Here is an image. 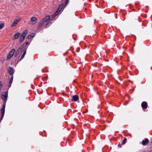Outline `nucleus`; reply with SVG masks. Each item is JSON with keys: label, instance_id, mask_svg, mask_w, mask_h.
Here are the masks:
<instances>
[{"label": "nucleus", "instance_id": "obj_1", "mask_svg": "<svg viewBox=\"0 0 152 152\" xmlns=\"http://www.w3.org/2000/svg\"><path fill=\"white\" fill-rule=\"evenodd\" d=\"M15 49H13L10 52L7 58V60H9L13 56L15 53Z\"/></svg>", "mask_w": 152, "mask_h": 152}, {"label": "nucleus", "instance_id": "obj_2", "mask_svg": "<svg viewBox=\"0 0 152 152\" xmlns=\"http://www.w3.org/2000/svg\"><path fill=\"white\" fill-rule=\"evenodd\" d=\"M8 93V91L2 92L1 96V98L2 100L7 99Z\"/></svg>", "mask_w": 152, "mask_h": 152}, {"label": "nucleus", "instance_id": "obj_3", "mask_svg": "<svg viewBox=\"0 0 152 152\" xmlns=\"http://www.w3.org/2000/svg\"><path fill=\"white\" fill-rule=\"evenodd\" d=\"M60 12L57 9L55 12L54 13L53 15L52 16V18H51V20H56L57 18V16L58 15V13Z\"/></svg>", "mask_w": 152, "mask_h": 152}, {"label": "nucleus", "instance_id": "obj_4", "mask_svg": "<svg viewBox=\"0 0 152 152\" xmlns=\"http://www.w3.org/2000/svg\"><path fill=\"white\" fill-rule=\"evenodd\" d=\"M60 12L57 9L55 12L54 13L53 15L52 16V18H51V20H56L57 18V16L58 15V13Z\"/></svg>", "mask_w": 152, "mask_h": 152}, {"label": "nucleus", "instance_id": "obj_5", "mask_svg": "<svg viewBox=\"0 0 152 152\" xmlns=\"http://www.w3.org/2000/svg\"><path fill=\"white\" fill-rule=\"evenodd\" d=\"M7 70L8 72L10 75L11 76L13 75L15 72V70L13 69L12 67L10 66L7 69Z\"/></svg>", "mask_w": 152, "mask_h": 152}, {"label": "nucleus", "instance_id": "obj_6", "mask_svg": "<svg viewBox=\"0 0 152 152\" xmlns=\"http://www.w3.org/2000/svg\"><path fill=\"white\" fill-rule=\"evenodd\" d=\"M141 106L143 110L145 111L148 107V103L147 102L144 101L141 103Z\"/></svg>", "mask_w": 152, "mask_h": 152}, {"label": "nucleus", "instance_id": "obj_7", "mask_svg": "<svg viewBox=\"0 0 152 152\" xmlns=\"http://www.w3.org/2000/svg\"><path fill=\"white\" fill-rule=\"evenodd\" d=\"M51 18H52V16H51L50 17L49 16V15H47L45 16V17L43 18L42 19V20H43L45 22H47L48 20H49L50 21H52V20H51Z\"/></svg>", "mask_w": 152, "mask_h": 152}, {"label": "nucleus", "instance_id": "obj_8", "mask_svg": "<svg viewBox=\"0 0 152 152\" xmlns=\"http://www.w3.org/2000/svg\"><path fill=\"white\" fill-rule=\"evenodd\" d=\"M20 18H18L15 20L13 22L12 25L11 27H13L15 26L19 22L20 20Z\"/></svg>", "mask_w": 152, "mask_h": 152}, {"label": "nucleus", "instance_id": "obj_9", "mask_svg": "<svg viewBox=\"0 0 152 152\" xmlns=\"http://www.w3.org/2000/svg\"><path fill=\"white\" fill-rule=\"evenodd\" d=\"M149 142V140L148 138H145L142 141V144L143 145H145L148 144Z\"/></svg>", "mask_w": 152, "mask_h": 152}, {"label": "nucleus", "instance_id": "obj_10", "mask_svg": "<svg viewBox=\"0 0 152 152\" xmlns=\"http://www.w3.org/2000/svg\"><path fill=\"white\" fill-rule=\"evenodd\" d=\"M132 21L133 23H136L140 22V21L138 17H134L132 18Z\"/></svg>", "mask_w": 152, "mask_h": 152}, {"label": "nucleus", "instance_id": "obj_11", "mask_svg": "<svg viewBox=\"0 0 152 152\" xmlns=\"http://www.w3.org/2000/svg\"><path fill=\"white\" fill-rule=\"evenodd\" d=\"M5 111L4 110H2L0 109V112L1 113V117L0 118V123L1 122L2 120L3 119V118L4 117V113H5Z\"/></svg>", "mask_w": 152, "mask_h": 152}, {"label": "nucleus", "instance_id": "obj_12", "mask_svg": "<svg viewBox=\"0 0 152 152\" xmlns=\"http://www.w3.org/2000/svg\"><path fill=\"white\" fill-rule=\"evenodd\" d=\"M79 100V96L78 95H76L73 96L72 97V101L76 102Z\"/></svg>", "mask_w": 152, "mask_h": 152}, {"label": "nucleus", "instance_id": "obj_13", "mask_svg": "<svg viewBox=\"0 0 152 152\" xmlns=\"http://www.w3.org/2000/svg\"><path fill=\"white\" fill-rule=\"evenodd\" d=\"M20 34V33L18 32L16 33L14 35L12 39H18L19 37Z\"/></svg>", "mask_w": 152, "mask_h": 152}, {"label": "nucleus", "instance_id": "obj_14", "mask_svg": "<svg viewBox=\"0 0 152 152\" xmlns=\"http://www.w3.org/2000/svg\"><path fill=\"white\" fill-rule=\"evenodd\" d=\"M21 55V54H20L18 56H17V57H15V56L14 57V58H14V62H15V63L16 64H17L19 62V61H18H18H19V58L20 56Z\"/></svg>", "mask_w": 152, "mask_h": 152}, {"label": "nucleus", "instance_id": "obj_15", "mask_svg": "<svg viewBox=\"0 0 152 152\" xmlns=\"http://www.w3.org/2000/svg\"><path fill=\"white\" fill-rule=\"evenodd\" d=\"M31 23L34 24L37 21V18L35 17H32L31 18Z\"/></svg>", "mask_w": 152, "mask_h": 152}, {"label": "nucleus", "instance_id": "obj_16", "mask_svg": "<svg viewBox=\"0 0 152 152\" xmlns=\"http://www.w3.org/2000/svg\"><path fill=\"white\" fill-rule=\"evenodd\" d=\"M7 99L2 100L3 101V106L2 107L1 109V110H5V107L6 104Z\"/></svg>", "mask_w": 152, "mask_h": 152}, {"label": "nucleus", "instance_id": "obj_17", "mask_svg": "<svg viewBox=\"0 0 152 152\" xmlns=\"http://www.w3.org/2000/svg\"><path fill=\"white\" fill-rule=\"evenodd\" d=\"M45 22L42 20H41L38 25V26L37 27L38 29H39L42 26V25Z\"/></svg>", "mask_w": 152, "mask_h": 152}, {"label": "nucleus", "instance_id": "obj_18", "mask_svg": "<svg viewBox=\"0 0 152 152\" xmlns=\"http://www.w3.org/2000/svg\"><path fill=\"white\" fill-rule=\"evenodd\" d=\"M27 33H28L27 30V29L25 30L24 31H23V32L22 33V34H21L20 36H21V37H25L26 35L27 34Z\"/></svg>", "mask_w": 152, "mask_h": 152}, {"label": "nucleus", "instance_id": "obj_19", "mask_svg": "<svg viewBox=\"0 0 152 152\" xmlns=\"http://www.w3.org/2000/svg\"><path fill=\"white\" fill-rule=\"evenodd\" d=\"M35 35V34L34 33H31L28 36V39H31L33 38Z\"/></svg>", "mask_w": 152, "mask_h": 152}, {"label": "nucleus", "instance_id": "obj_20", "mask_svg": "<svg viewBox=\"0 0 152 152\" xmlns=\"http://www.w3.org/2000/svg\"><path fill=\"white\" fill-rule=\"evenodd\" d=\"M21 51V50L18 48V49L16 50V52L15 51V57H17Z\"/></svg>", "mask_w": 152, "mask_h": 152}, {"label": "nucleus", "instance_id": "obj_21", "mask_svg": "<svg viewBox=\"0 0 152 152\" xmlns=\"http://www.w3.org/2000/svg\"><path fill=\"white\" fill-rule=\"evenodd\" d=\"M26 54V53H23L21 57V58L19 59V60L18 61V62L21 61L24 58Z\"/></svg>", "mask_w": 152, "mask_h": 152}, {"label": "nucleus", "instance_id": "obj_22", "mask_svg": "<svg viewBox=\"0 0 152 152\" xmlns=\"http://www.w3.org/2000/svg\"><path fill=\"white\" fill-rule=\"evenodd\" d=\"M63 6V4L62 3L60 6L57 9L60 12L62 10Z\"/></svg>", "mask_w": 152, "mask_h": 152}, {"label": "nucleus", "instance_id": "obj_23", "mask_svg": "<svg viewBox=\"0 0 152 152\" xmlns=\"http://www.w3.org/2000/svg\"><path fill=\"white\" fill-rule=\"evenodd\" d=\"M25 37H21V36H20V39H19V42H22L23 40L25 39Z\"/></svg>", "mask_w": 152, "mask_h": 152}, {"label": "nucleus", "instance_id": "obj_24", "mask_svg": "<svg viewBox=\"0 0 152 152\" xmlns=\"http://www.w3.org/2000/svg\"><path fill=\"white\" fill-rule=\"evenodd\" d=\"M127 141V139L126 137H125L124 138V140L122 142V145H123L125 144L126 143V142Z\"/></svg>", "mask_w": 152, "mask_h": 152}, {"label": "nucleus", "instance_id": "obj_25", "mask_svg": "<svg viewBox=\"0 0 152 152\" xmlns=\"http://www.w3.org/2000/svg\"><path fill=\"white\" fill-rule=\"evenodd\" d=\"M27 48H28V47H26L23 48V53H26V50L27 49Z\"/></svg>", "mask_w": 152, "mask_h": 152}, {"label": "nucleus", "instance_id": "obj_26", "mask_svg": "<svg viewBox=\"0 0 152 152\" xmlns=\"http://www.w3.org/2000/svg\"><path fill=\"white\" fill-rule=\"evenodd\" d=\"M4 23H1L0 24V30L2 29L4 26Z\"/></svg>", "mask_w": 152, "mask_h": 152}, {"label": "nucleus", "instance_id": "obj_27", "mask_svg": "<svg viewBox=\"0 0 152 152\" xmlns=\"http://www.w3.org/2000/svg\"><path fill=\"white\" fill-rule=\"evenodd\" d=\"M28 44H29V42H26L24 43L22 45L23 46L24 48H25L26 47V46Z\"/></svg>", "mask_w": 152, "mask_h": 152}, {"label": "nucleus", "instance_id": "obj_28", "mask_svg": "<svg viewBox=\"0 0 152 152\" xmlns=\"http://www.w3.org/2000/svg\"><path fill=\"white\" fill-rule=\"evenodd\" d=\"M51 24H52L51 22H49L48 23H47L46 26V28H47L48 27L50 26L51 25Z\"/></svg>", "mask_w": 152, "mask_h": 152}, {"label": "nucleus", "instance_id": "obj_29", "mask_svg": "<svg viewBox=\"0 0 152 152\" xmlns=\"http://www.w3.org/2000/svg\"><path fill=\"white\" fill-rule=\"evenodd\" d=\"M69 0H65V4L64 7H65L68 4Z\"/></svg>", "mask_w": 152, "mask_h": 152}, {"label": "nucleus", "instance_id": "obj_30", "mask_svg": "<svg viewBox=\"0 0 152 152\" xmlns=\"http://www.w3.org/2000/svg\"><path fill=\"white\" fill-rule=\"evenodd\" d=\"M24 48L23 46L22 45L20 47L18 48V49L21 51Z\"/></svg>", "mask_w": 152, "mask_h": 152}, {"label": "nucleus", "instance_id": "obj_31", "mask_svg": "<svg viewBox=\"0 0 152 152\" xmlns=\"http://www.w3.org/2000/svg\"><path fill=\"white\" fill-rule=\"evenodd\" d=\"M122 143L121 144H120V142H119L118 144V147L119 148H121V147Z\"/></svg>", "mask_w": 152, "mask_h": 152}, {"label": "nucleus", "instance_id": "obj_32", "mask_svg": "<svg viewBox=\"0 0 152 152\" xmlns=\"http://www.w3.org/2000/svg\"><path fill=\"white\" fill-rule=\"evenodd\" d=\"M13 75L11 76L10 78V80L12 81L13 80Z\"/></svg>", "mask_w": 152, "mask_h": 152}, {"label": "nucleus", "instance_id": "obj_33", "mask_svg": "<svg viewBox=\"0 0 152 152\" xmlns=\"http://www.w3.org/2000/svg\"><path fill=\"white\" fill-rule=\"evenodd\" d=\"M3 85H2L1 83V81H0V87L1 88L2 87H3Z\"/></svg>", "mask_w": 152, "mask_h": 152}, {"label": "nucleus", "instance_id": "obj_34", "mask_svg": "<svg viewBox=\"0 0 152 152\" xmlns=\"http://www.w3.org/2000/svg\"><path fill=\"white\" fill-rule=\"evenodd\" d=\"M11 84H12L9 83V88H10L11 86Z\"/></svg>", "mask_w": 152, "mask_h": 152}, {"label": "nucleus", "instance_id": "obj_35", "mask_svg": "<svg viewBox=\"0 0 152 152\" xmlns=\"http://www.w3.org/2000/svg\"><path fill=\"white\" fill-rule=\"evenodd\" d=\"M68 53V51H67V52H66V53H64V54L63 55L64 56H65V55H66L67 53Z\"/></svg>", "mask_w": 152, "mask_h": 152}, {"label": "nucleus", "instance_id": "obj_36", "mask_svg": "<svg viewBox=\"0 0 152 152\" xmlns=\"http://www.w3.org/2000/svg\"><path fill=\"white\" fill-rule=\"evenodd\" d=\"M150 143L151 144H152V137L151 139V142Z\"/></svg>", "mask_w": 152, "mask_h": 152}, {"label": "nucleus", "instance_id": "obj_37", "mask_svg": "<svg viewBox=\"0 0 152 152\" xmlns=\"http://www.w3.org/2000/svg\"><path fill=\"white\" fill-rule=\"evenodd\" d=\"M12 81L10 80V81H9V83L12 84Z\"/></svg>", "mask_w": 152, "mask_h": 152}, {"label": "nucleus", "instance_id": "obj_38", "mask_svg": "<svg viewBox=\"0 0 152 152\" xmlns=\"http://www.w3.org/2000/svg\"><path fill=\"white\" fill-rule=\"evenodd\" d=\"M129 81L131 82V83H132V84H133V82L132 81H131V80H129Z\"/></svg>", "mask_w": 152, "mask_h": 152}, {"label": "nucleus", "instance_id": "obj_39", "mask_svg": "<svg viewBox=\"0 0 152 152\" xmlns=\"http://www.w3.org/2000/svg\"><path fill=\"white\" fill-rule=\"evenodd\" d=\"M64 1V0H61V1L62 2Z\"/></svg>", "mask_w": 152, "mask_h": 152}, {"label": "nucleus", "instance_id": "obj_40", "mask_svg": "<svg viewBox=\"0 0 152 152\" xmlns=\"http://www.w3.org/2000/svg\"><path fill=\"white\" fill-rule=\"evenodd\" d=\"M36 79H38V77H37V78H36Z\"/></svg>", "mask_w": 152, "mask_h": 152}]
</instances>
